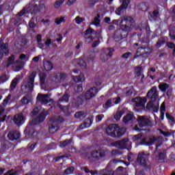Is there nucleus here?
Listing matches in <instances>:
<instances>
[{"instance_id":"1","label":"nucleus","mask_w":175,"mask_h":175,"mask_svg":"<svg viewBox=\"0 0 175 175\" xmlns=\"http://www.w3.org/2000/svg\"><path fill=\"white\" fill-rule=\"evenodd\" d=\"M125 128H120L118 124H109L106 129V133L108 136H111L112 137H120L125 133Z\"/></svg>"},{"instance_id":"2","label":"nucleus","mask_w":175,"mask_h":175,"mask_svg":"<svg viewBox=\"0 0 175 175\" xmlns=\"http://www.w3.org/2000/svg\"><path fill=\"white\" fill-rule=\"evenodd\" d=\"M36 76V72H32L28 77L27 81L23 82L21 85V90L22 92H31L33 90V83H35V77Z\"/></svg>"},{"instance_id":"3","label":"nucleus","mask_w":175,"mask_h":175,"mask_svg":"<svg viewBox=\"0 0 175 175\" xmlns=\"http://www.w3.org/2000/svg\"><path fill=\"white\" fill-rule=\"evenodd\" d=\"M64 121V118L59 116H53L51 118L50 122L51 124L49 125V133L52 135L55 133L59 129V124Z\"/></svg>"},{"instance_id":"4","label":"nucleus","mask_w":175,"mask_h":175,"mask_svg":"<svg viewBox=\"0 0 175 175\" xmlns=\"http://www.w3.org/2000/svg\"><path fill=\"white\" fill-rule=\"evenodd\" d=\"M132 23L131 22V17H126L120 22V28L122 31L125 32L126 35H128V31H131V25Z\"/></svg>"},{"instance_id":"5","label":"nucleus","mask_w":175,"mask_h":175,"mask_svg":"<svg viewBox=\"0 0 175 175\" xmlns=\"http://www.w3.org/2000/svg\"><path fill=\"white\" fill-rule=\"evenodd\" d=\"M148 157H150L148 153H139L137 158V163H138V165H141V166H143L144 167H146L147 166L146 161L148 159Z\"/></svg>"},{"instance_id":"6","label":"nucleus","mask_w":175,"mask_h":175,"mask_svg":"<svg viewBox=\"0 0 175 175\" xmlns=\"http://www.w3.org/2000/svg\"><path fill=\"white\" fill-rule=\"evenodd\" d=\"M133 103H134L136 107H140L144 109L146 107V103H147V98L146 97H135L132 99Z\"/></svg>"},{"instance_id":"7","label":"nucleus","mask_w":175,"mask_h":175,"mask_svg":"<svg viewBox=\"0 0 175 175\" xmlns=\"http://www.w3.org/2000/svg\"><path fill=\"white\" fill-rule=\"evenodd\" d=\"M49 114V111H42L31 122L32 125H36V124H40L43 122L46 119V116Z\"/></svg>"},{"instance_id":"8","label":"nucleus","mask_w":175,"mask_h":175,"mask_svg":"<svg viewBox=\"0 0 175 175\" xmlns=\"http://www.w3.org/2000/svg\"><path fill=\"white\" fill-rule=\"evenodd\" d=\"M113 53H114V49L113 48H107L103 50L100 55V59L102 61V62H106V61L109 59L107 54L109 57H111V55H113Z\"/></svg>"},{"instance_id":"9","label":"nucleus","mask_w":175,"mask_h":175,"mask_svg":"<svg viewBox=\"0 0 175 175\" xmlns=\"http://www.w3.org/2000/svg\"><path fill=\"white\" fill-rule=\"evenodd\" d=\"M131 142L128 139H122L114 142L113 146L117 148H131Z\"/></svg>"},{"instance_id":"10","label":"nucleus","mask_w":175,"mask_h":175,"mask_svg":"<svg viewBox=\"0 0 175 175\" xmlns=\"http://www.w3.org/2000/svg\"><path fill=\"white\" fill-rule=\"evenodd\" d=\"M158 95H159V93L158 92V90H157V86H153L147 92L146 98H148V99H151L152 100H157V99H158Z\"/></svg>"},{"instance_id":"11","label":"nucleus","mask_w":175,"mask_h":175,"mask_svg":"<svg viewBox=\"0 0 175 175\" xmlns=\"http://www.w3.org/2000/svg\"><path fill=\"white\" fill-rule=\"evenodd\" d=\"M37 100L42 105H47V103L51 102L53 99L50 98V96L49 94H42L39 93L37 96Z\"/></svg>"},{"instance_id":"12","label":"nucleus","mask_w":175,"mask_h":175,"mask_svg":"<svg viewBox=\"0 0 175 175\" xmlns=\"http://www.w3.org/2000/svg\"><path fill=\"white\" fill-rule=\"evenodd\" d=\"M96 94H98V88L93 87L85 92L84 94L85 99H91V98L96 96Z\"/></svg>"},{"instance_id":"13","label":"nucleus","mask_w":175,"mask_h":175,"mask_svg":"<svg viewBox=\"0 0 175 175\" xmlns=\"http://www.w3.org/2000/svg\"><path fill=\"white\" fill-rule=\"evenodd\" d=\"M138 125L139 128H143V126H147V125H150V119H148L147 117L139 116Z\"/></svg>"},{"instance_id":"14","label":"nucleus","mask_w":175,"mask_h":175,"mask_svg":"<svg viewBox=\"0 0 175 175\" xmlns=\"http://www.w3.org/2000/svg\"><path fill=\"white\" fill-rule=\"evenodd\" d=\"M94 32V29H92L91 27L88 28L86 30V32L85 33V43L88 44L91 43L92 40H94V38H92V33Z\"/></svg>"},{"instance_id":"15","label":"nucleus","mask_w":175,"mask_h":175,"mask_svg":"<svg viewBox=\"0 0 175 175\" xmlns=\"http://www.w3.org/2000/svg\"><path fill=\"white\" fill-rule=\"evenodd\" d=\"M25 121V118L21 113H18L14 116V122L16 125H23Z\"/></svg>"},{"instance_id":"16","label":"nucleus","mask_w":175,"mask_h":175,"mask_svg":"<svg viewBox=\"0 0 175 175\" xmlns=\"http://www.w3.org/2000/svg\"><path fill=\"white\" fill-rule=\"evenodd\" d=\"M103 157H105V150H96L91 154V158L94 159H100Z\"/></svg>"},{"instance_id":"17","label":"nucleus","mask_w":175,"mask_h":175,"mask_svg":"<svg viewBox=\"0 0 175 175\" xmlns=\"http://www.w3.org/2000/svg\"><path fill=\"white\" fill-rule=\"evenodd\" d=\"M20 132L16 130L12 131L8 133V138L10 140H12V142L18 140V139H20Z\"/></svg>"},{"instance_id":"18","label":"nucleus","mask_w":175,"mask_h":175,"mask_svg":"<svg viewBox=\"0 0 175 175\" xmlns=\"http://www.w3.org/2000/svg\"><path fill=\"white\" fill-rule=\"evenodd\" d=\"M129 5V0H122V3L119 8L116 10V13L118 16L121 14V10H124V9H126L128 5Z\"/></svg>"},{"instance_id":"19","label":"nucleus","mask_w":175,"mask_h":175,"mask_svg":"<svg viewBox=\"0 0 175 175\" xmlns=\"http://www.w3.org/2000/svg\"><path fill=\"white\" fill-rule=\"evenodd\" d=\"M155 142H157V138H155L154 136H151L148 138V139H144L142 144H145V146H152Z\"/></svg>"},{"instance_id":"20","label":"nucleus","mask_w":175,"mask_h":175,"mask_svg":"<svg viewBox=\"0 0 175 175\" xmlns=\"http://www.w3.org/2000/svg\"><path fill=\"white\" fill-rule=\"evenodd\" d=\"M94 121V118L91 117L89 118H87L83 124H81L80 129H84V128H90L91 125H92V122Z\"/></svg>"},{"instance_id":"21","label":"nucleus","mask_w":175,"mask_h":175,"mask_svg":"<svg viewBox=\"0 0 175 175\" xmlns=\"http://www.w3.org/2000/svg\"><path fill=\"white\" fill-rule=\"evenodd\" d=\"M23 79V75H18L16 76L11 82V90H14L16 88L17 84H18V82L20 80Z\"/></svg>"},{"instance_id":"22","label":"nucleus","mask_w":175,"mask_h":175,"mask_svg":"<svg viewBox=\"0 0 175 175\" xmlns=\"http://www.w3.org/2000/svg\"><path fill=\"white\" fill-rule=\"evenodd\" d=\"M0 52L8 55L9 54V44L0 42Z\"/></svg>"},{"instance_id":"23","label":"nucleus","mask_w":175,"mask_h":175,"mask_svg":"<svg viewBox=\"0 0 175 175\" xmlns=\"http://www.w3.org/2000/svg\"><path fill=\"white\" fill-rule=\"evenodd\" d=\"M53 68H54V65L51 63V62H44V69L46 70V72L53 70Z\"/></svg>"},{"instance_id":"24","label":"nucleus","mask_w":175,"mask_h":175,"mask_svg":"<svg viewBox=\"0 0 175 175\" xmlns=\"http://www.w3.org/2000/svg\"><path fill=\"white\" fill-rule=\"evenodd\" d=\"M132 121H135V116H133V114L129 113L123 118V122H124V124H128V122H132Z\"/></svg>"},{"instance_id":"25","label":"nucleus","mask_w":175,"mask_h":175,"mask_svg":"<svg viewBox=\"0 0 175 175\" xmlns=\"http://www.w3.org/2000/svg\"><path fill=\"white\" fill-rule=\"evenodd\" d=\"M72 80L76 83H82V81H85V77L83 73H81L79 76L72 77Z\"/></svg>"},{"instance_id":"26","label":"nucleus","mask_w":175,"mask_h":175,"mask_svg":"<svg viewBox=\"0 0 175 175\" xmlns=\"http://www.w3.org/2000/svg\"><path fill=\"white\" fill-rule=\"evenodd\" d=\"M15 58L14 55H12L8 59L7 66H16L18 64L14 61Z\"/></svg>"},{"instance_id":"27","label":"nucleus","mask_w":175,"mask_h":175,"mask_svg":"<svg viewBox=\"0 0 175 175\" xmlns=\"http://www.w3.org/2000/svg\"><path fill=\"white\" fill-rule=\"evenodd\" d=\"M24 61H27V55L25 54H21L16 62L18 65H23Z\"/></svg>"},{"instance_id":"28","label":"nucleus","mask_w":175,"mask_h":175,"mask_svg":"<svg viewBox=\"0 0 175 175\" xmlns=\"http://www.w3.org/2000/svg\"><path fill=\"white\" fill-rule=\"evenodd\" d=\"M31 101H32V96L29 95H27L24 96L21 100L23 105H28V103H29V102H31Z\"/></svg>"},{"instance_id":"29","label":"nucleus","mask_w":175,"mask_h":175,"mask_svg":"<svg viewBox=\"0 0 175 175\" xmlns=\"http://www.w3.org/2000/svg\"><path fill=\"white\" fill-rule=\"evenodd\" d=\"M169 88V84L167 83H160L159 85V89L161 92H166V90Z\"/></svg>"},{"instance_id":"30","label":"nucleus","mask_w":175,"mask_h":175,"mask_svg":"<svg viewBox=\"0 0 175 175\" xmlns=\"http://www.w3.org/2000/svg\"><path fill=\"white\" fill-rule=\"evenodd\" d=\"M64 79H66V75L58 73L56 75L55 81L56 83H58V81H61V80H64Z\"/></svg>"},{"instance_id":"31","label":"nucleus","mask_w":175,"mask_h":175,"mask_svg":"<svg viewBox=\"0 0 175 175\" xmlns=\"http://www.w3.org/2000/svg\"><path fill=\"white\" fill-rule=\"evenodd\" d=\"M27 12H29L31 14H35L38 12V5L29 6L27 8Z\"/></svg>"},{"instance_id":"32","label":"nucleus","mask_w":175,"mask_h":175,"mask_svg":"<svg viewBox=\"0 0 175 175\" xmlns=\"http://www.w3.org/2000/svg\"><path fill=\"white\" fill-rule=\"evenodd\" d=\"M65 0H56L53 5L55 9H59L60 6H62Z\"/></svg>"},{"instance_id":"33","label":"nucleus","mask_w":175,"mask_h":175,"mask_svg":"<svg viewBox=\"0 0 175 175\" xmlns=\"http://www.w3.org/2000/svg\"><path fill=\"white\" fill-rule=\"evenodd\" d=\"M100 15L99 14H97L96 17H94V21L92 23L94 25H96V27H98L99 24H100Z\"/></svg>"},{"instance_id":"34","label":"nucleus","mask_w":175,"mask_h":175,"mask_svg":"<svg viewBox=\"0 0 175 175\" xmlns=\"http://www.w3.org/2000/svg\"><path fill=\"white\" fill-rule=\"evenodd\" d=\"M124 114V111H118L116 112V114L114 115V119L116 120V121H118L121 119L122 117V115Z\"/></svg>"},{"instance_id":"35","label":"nucleus","mask_w":175,"mask_h":175,"mask_svg":"<svg viewBox=\"0 0 175 175\" xmlns=\"http://www.w3.org/2000/svg\"><path fill=\"white\" fill-rule=\"evenodd\" d=\"M55 23L57 24V25H59V24H62V23H65V17L61 16L60 18H55Z\"/></svg>"},{"instance_id":"36","label":"nucleus","mask_w":175,"mask_h":175,"mask_svg":"<svg viewBox=\"0 0 175 175\" xmlns=\"http://www.w3.org/2000/svg\"><path fill=\"white\" fill-rule=\"evenodd\" d=\"M95 58H96V53H95V52H92L88 58V61L89 62L95 61Z\"/></svg>"},{"instance_id":"37","label":"nucleus","mask_w":175,"mask_h":175,"mask_svg":"<svg viewBox=\"0 0 175 175\" xmlns=\"http://www.w3.org/2000/svg\"><path fill=\"white\" fill-rule=\"evenodd\" d=\"M135 74L137 77L141 76L142 79H144V75H142V68L138 67L135 69Z\"/></svg>"},{"instance_id":"38","label":"nucleus","mask_w":175,"mask_h":175,"mask_svg":"<svg viewBox=\"0 0 175 175\" xmlns=\"http://www.w3.org/2000/svg\"><path fill=\"white\" fill-rule=\"evenodd\" d=\"M78 64L81 68H85L87 66V64L85 63V61H84V59L80 58L78 60Z\"/></svg>"},{"instance_id":"39","label":"nucleus","mask_w":175,"mask_h":175,"mask_svg":"<svg viewBox=\"0 0 175 175\" xmlns=\"http://www.w3.org/2000/svg\"><path fill=\"white\" fill-rule=\"evenodd\" d=\"M75 172V167H69L68 168L66 169L64 171V174H72Z\"/></svg>"},{"instance_id":"40","label":"nucleus","mask_w":175,"mask_h":175,"mask_svg":"<svg viewBox=\"0 0 175 175\" xmlns=\"http://www.w3.org/2000/svg\"><path fill=\"white\" fill-rule=\"evenodd\" d=\"M75 118H83L85 117V114H84V112L83 111H79L75 113Z\"/></svg>"},{"instance_id":"41","label":"nucleus","mask_w":175,"mask_h":175,"mask_svg":"<svg viewBox=\"0 0 175 175\" xmlns=\"http://www.w3.org/2000/svg\"><path fill=\"white\" fill-rule=\"evenodd\" d=\"M70 143H72V139H66L63 142L60 143V146L66 147L68 146V144H70Z\"/></svg>"},{"instance_id":"42","label":"nucleus","mask_w":175,"mask_h":175,"mask_svg":"<svg viewBox=\"0 0 175 175\" xmlns=\"http://www.w3.org/2000/svg\"><path fill=\"white\" fill-rule=\"evenodd\" d=\"M10 99H12V95L8 94V96L3 100L2 103L3 106H6V105H8V103H9L10 101Z\"/></svg>"},{"instance_id":"43","label":"nucleus","mask_w":175,"mask_h":175,"mask_svg":"<svg viewBox=\"0 0 175 175\" xmlns=\"http://www.w3.org/2000/svg\"><path fill=\"white\" fill-rule=\"evenodd\" d=\"M165 110H166V106L165 105V102H163L161 107H160V111H161L162 117H163V116H165Z\"/></svg>"},{"instance_id":"44","label":"nucleus","mask_w":175,"mask_h":175,"mask_svg":"<svg viewBox=\"0 0 175 175\" xmlns=\"http://www.w3.org/2000/svg\"><path fill=\"white\" fill-rule=\"evenodd\" d=\"M111 106H114V105H113V103H111V100H107L105 105H103V107L104 109H109V107H111Z\"/></svg>"},{"instance_id":"45","label":"nucleus","mask_w":175,"mask_h":175,"mask_svg":"<svg viewBox=\"0 0 175 175\" xmlns=\"http://www.w3.org/2000/svg\"><path fill=\"white\" fill-rule=\"evenodd\" d=\"M46 77V74H40V80L42 87H43V85L44 84Z\"/></svg>"},{"instance_id":"46","label":"nucleus","mask_w":175,"mask_h":175,"mask_svg":"<svg viewBox=\"0 0 175 175\" xmlns=\"http://www.w3.org/2000/svg\"><path fill=\"white\" fill-rule=\"evenodd\" d=\"M76 24H80L81 23H83V21H85V18L81 17V16H77L75 18Z\"/></svg>"},{"instance_id":"47","label":"nucleus","mask_w":175,"mask_h":175,"mask_svg":"<svg viewBox=\"0 0 175 175\" xmlns=\"http://www.w3.org/2000/svg\"><path fill=\"white\" fill-rule=\"evenodd\" d=\"M59 102H69V95L65 94L63 97L59 100Z\"/></svg>"},{"instance_id":"48","label":"nucleus","mask_w":175,"mask_h":175,"mask_svg":"<svg viewBox=\"0 0 175 175\" xmlns=\"http://www.w3.org/2000/svg\"><path fill=\"white\" fill-rule=\"evenodd\" d=\"M31 128L29 127V126H27L26 127V129L25 130V132H26L27 133H29V135H31V136H35V133L36 135H37V133L35 131L31 132L30 131Z\"/></svg>"},{"instance_id":"49","label":"nucleus","mask_w":175,"mask_h":175,"mask_svg":"<svg viewBox=\"0 0 175 175\" xmlns=\"http://www.w3.org/2000/svg\"><path fill=\"white\" fill-rule=\"evenodd\" d=\"M141 9L146 12V10H148V3H143L141 4Z\"/></svg>"},{"instance_id":"50","label":"nucleus","mask_w":175,"mask_h":175,"mask_svg":"<svg viewBox=\"0 0 175 175\" xmlns=\"http://www.w3.org/2000/svg\"><path fill=\"white\" fill-rule=\"evenodd\" d=\"M154 113H158V110H159V101H157L156 105H153V107L151 109Z\"/></svg>"},{"instance_id":"51","label":"nucleus","mask_w":175,"mask_h":175,"mask_svg":"<svg viewBox=\"0 0 175 175\" xmlns=\"http://www.w3.org/2000/svg\"><path fill=\"white\" fill-rule=\"evenodd\" d=\"M76 92H81L83 91V85L79 84L75 88Z\"/></svg>"},{"instance_id":"52","label":"nucleus","mask_w":175,"mask_h":175,"mask_svg":"<svg viewBox=\"0 0 175 175\" xmlns=\"http://www.w3.org/2000/svg\"><path fill=\"white\" fill-rule=\"evenodd\" d=\"M58 107L64 111V113H66V114H68V113H69V107H64L61 105H59Z\"/></svg>"},{"instance_id":"53","label":"nucleus","mask_w":175,"mask_h":175,"mask_svg":"<svg viewBox=\"0 0 175 175\" xmlns=\"http://www.w3.org/2000/svg\"><path fill=\"white\" fill-rule=\"evenodd\" d=\"M160 133H161V135H163V136H165V137H169V136H172V133L170 132H165L163 131L160 130Z\"/></svg>"},{"instance_id":"54","label":"nucleus","mask_w":175,"mask_h":175,"mask_svg":"<svg viewBox=\"0 0 175 175\" xmlns=\"http://www.w3.org/2000/svg\"><path fill=\"white\" fill-rule=\"evenodd\" d=\"M154 103H152V101H149L147 105H146V109H148V110H151V109H152V107H154Z\"/></svg>"},{"instance_id":"55","label":"nucleus","mask_w":175,"mask_h":175,"mask_svg":"<svg viewBox=\"0 0 175 175\" xmlns=\"http://www.w3.org/2000/svg\"><path fill=\"white\" fill-rule=\"evenodd\" d=\"M131 55H132V53L127 52L122 55V58H125L126 59H128V58H129V57H131Z\"/></svg>"},{"instance_id":"56","label":"nucleus","mask_w":175,"mask_h":175,"mask_svg":"<svg viewBox=\"0 0 175 175\" xmlns=\"http://www.w3.org/2000/svg\"><path fill=\"white\" fill-rule=\"evenodd\" d=\"M139 139H142V135L141 134H137L135 135L133 137V142H137Z\"/></svg>"},{"instance_id":"57","label":"nucleus","mask_w":175,"mask_h":175,"mask_svg":"<svg viewBox=\"0 0 175 175\" xmlns=\"http://www.w3.org/2000/svg\"><path fill=\"white\" fill-rule=\"evenodd\" d=\"M167 47H169V49H174V53H175V45H174V43H173V42H167Z\"/></svg>"},{"instance_id":"58","label":"nucleus","mask_w":175,"mask_h":175,"mask_svg":"<svg viewBox=\"0 0 175 175\" xmlns=\"http://www.w3.org/2000/svg\"><path fill=\"white\" fill-rule=\"evenodd\" d=\"M98 2V0H90L89 1V5L90 8H92V6L95 5V3Z\"/></svg>"},{"instance_id":"59","label":"nucleus","mask_w":175,"mask_h":175,"mask_svg":"<svg viewBox=\"0 0 175 175\" xmlns=\"http://www.w3.org/2000/svg\"><path fill=\"white\" fill-rule=\"evenodd\" d=\"M134 159H135V157L133 156V154H128V161L129 162H133Z\"/></svg>"},{"instance_id":"60","label":"nucleus","mask_w":175,"mask_h":175,"mask_svg":"<svg viewBox=\"0 0 175 175\" xmlns=\"http://www.w3.org/2000/svg\"><path fill=\"white\" fill-rule=\"evenodd\" d=\"M165 117L166 118H167V120H170V121H172V122H174V118H173L172 116V115L169 114V113H166L165 114Z\"/></svg>"},{"instance_id":"61","label":"nucleus","mask_w":175,"mask_h":175,"mask_svg":"<svg viewBox=\"0 0 175 175\" xmlns=\"http://www.w3.org/2000/svg\"><path fill=\"white\" fill-rule=\"evenodd\" d=\"M105 117V116H102V115H97L96 116V121L97 122H99V121H102V118H103Z\"/></svg>"},{"instance_id":"62","label":"nucleus","mask_w":175,"mask_h":175,"mask_svg":"<svg viewBox=\"0 0 175 175\" xmlns=\"http://www.w3.org/2000/svg\"><path fill=\"white\" fill-rule=\"evenodd\" d=\"M8 80V77L6 75H3L0 77L1 83H5Z\"/></svg>"},{"instance_id":"63","label":"nucleus","mask_w":175,"mask_h":175,"mask_svg":"<svg viewBox=\"0 0 175 175\" xmlns=\"http://www.w3.org/2000/svg\"><path fill=\"white\" fill-rule=\"evenodd\" d=\"M162 44H165V40H159L157 43V47H161V46H162Z\"/></svg>"},{"instance_id":"64","label":"nucleus","mask_w":175,"mask_h":175,"mask_svg":"<svg viewBox=\"0 0 175 175\" xmlns=\"http://www.w3.org/2000/svg\"><path fill=\"white\" fill-rule=\"evenodd\" d=\"M158 158L160 161H162L163 159H165V154L162 153V152H160L159 154V156H158Z\"/></svg>"}]
</instances>
